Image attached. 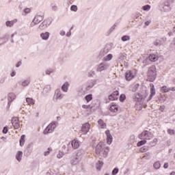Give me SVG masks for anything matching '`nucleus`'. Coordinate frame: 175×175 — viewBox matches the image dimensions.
Returning a JSON list of instances; mask_svg holds the SVG:
<instances>
[{
  "label": "nucleus",
  "instance_id": "nucleus-59",
  "mask_svg": "<svg viewBox=\"0 0 175 175\" xmlns=\"http://www.w3.org/2000/svg\"><path fill=\"white\" fill-rule=\"evenodd\" d=\"M24 13H25V14H28L29 13H31V9L29 8H25L24 10Z\"/></svg>",
  "mask_w": 175,
  "mask_h": 175
},
{
  "label": "nucleus",
  "instance_id": "nucleus-17",
  "mask_svg": "<svg viewBox=\"0 0 175 175\" xmlns=\"http://www.w3.org/2000/svg\"><path fill=\"white\" fill-rule=\"evenodd\" d=\"M81 132L83 135H87L90 132V124L85 123L81 127Z\"/></svg>",
  "mask_w": 175,
  "mask_h": 175
},
{
  "label": "nucleus",
  "instance_id": "nucleus-4",
  "mask_svg": "<svg viewBox=\"0 0 175 175\" xmlns=\"http://www.w3.org/2000/svg\"><path fill=\"white\" fill-rule=\"evenodd\" d=\"M110 68V63L107 62H103L96 67V72H103L107 70Z\"/></svg>",
  "mask_w": 175,
  "mask_h": 175
},
{
  "label": "nucleus",
  "instance_id": "nucleus-10",
  "mask_svg": "<svg viewBox=\"0 0 175 175\" xmlns=\"http://www.w3.org/2000/svg\"><path fill=\"white\" fill-rule=\"evenodd\" d=\"M136 77V72L135 70H127L125 72V79L127 81H131L133 79Z\"/></svg>",
  "mask_w": 175,
  "mask_h": 175
},
{
  "label": "nucleus",
  "instance_id": "nucleus-8",
  "mask_svg": "<svg viewBox=\"0 0 175 175\" xmlns=\"http://www.w3.org/2000/svg\"><path fill=\"white\" fill-rule=\"evenodd\" d=\"M64 94H62V92H61V90L57 89L55 90V94L53 97V102H57V100H61L62 98H64Z\"/></svg>",
  "mask_w": 175,
  "mask_h": 175
},
{
  "label": "nucleus",
  "instance_id": "nucleus-22",
  "mask_svg": "<svg viewBox=\"0 0 175 175\" xmlns=\"http://www.w3.org/2000/svg\"><path fill=\"white\" fill-rule=\"evenodd\" d=\"M40 36L41 39H42V40H49L50 38V33L49 31L41 33L40 34Z\"/></svg>",
  "mask_w": 175,
  "mask_h": 175
},
{
  "label": "nucleus",
  "instance_id": "nucleus-25",
  "mask_svg": "<svg viewBox=\"0 0 175 175\" xmlns=\"http://www.w3.org/2000/svg\"><path fill=\"white\" fill-rule=\"evenodd\" d=\"M43 16H39V15H36L33 20V23H35L36 24H39V23H40L41 21H43Z\"/></svg>",
  "mask_w": 175,
  "mask_h": 175
},
{
  "label": "nucleus",
  "instance_id": "nucleus-36",
  "mask_svg": "<svg viewBox=\"0 0 175 175\" xmlns=\"http://www.w3.org/2000/svg\"><path fill=\"white\" fill-rule=\"evenodd\" d=\"M25 143V135H23L21 137V139H20V146H21V147H23V146H24Z\"/></svg>",
  "mask_w": 175,
  "mask_h": 175
},
{
  "label": "nucleus",
  "instance_id": "nucleus-14",
  "mask_svg": "<svg viewBox=\"0 0 175 175\" xmlns=\"http://www.w3.org/2000/svg\"><path fill=\"white\" fill-rule=\"evenodd\" d=\"M32 150H33L32 144H28L27 146L26 147V149L24 151L25 157H29L32 153Z\"/></svg>",
  "mask_w": 175,
  "mask_h": 175
},
{
  "label": "nucleus",
  "instance_id": "nucleus-41",
  "mask_svg": "<svg viewBox=\"0 0 175 175\" xmlns=\"http://www.w3.org/2000/svg\"><path fill=\"white\" fill-rule=\"evenodd\" d=\"M146 143H147V141L146 139H144V140L139 142L137 144V147H142V146H144V144H146Z\"/></svg>",
  "mask_w": 175,
  "mask_h": 175
},
{
  "label": "nucleus",
  "instance_id": "nucleus-11",
  "mask_svg": "<svg viewBox=\"0 0 175 175\" xmlns=\"http://www.w3.org/2000/svg\"><path fill=\"white\" fill-rule=\"evenodd\" d=\"M51 25V21L50 19L44 20L38 27L40 31L46 29L49 25Z\"/></svg>",
  "mask_w": 175,
  "mask_h": 175
},
{
  "label": "nucleus",
  "instance_id": "nucleus-31",
  "mask_svg": "<svg viewBox=\"0 0 175 175\" xmlns=\"http://www.w3.org/2000/svg\"><path fill=\"white\" fill-rule=\"evenodd\" d=\"M140 16H142L140 12H135L133 15V20H134V21H136V22L139 21L138 18H139V17H140Z\"/></svg>",
  "mask_w": 175,
  "mask_h": 175
},
{
  "label": "nucleus",
  "instance_id": "nucleus-56",
  "mask_svg": "<svg viewBox=\"0 0 175 175\" xmlns=\"http://www.w3.org/2000/svg\"><path fill=\"white\" fill-rule=\"evenodd\" d=\"M125 94H121L119 99L120 102H124V100H125Z\"/></svg>",
  "mask_w": 175,
  "mask_h": 175
},
{
  "label": "nucleus",
  "instance_id": "nucleus-9",
  "mask_svg": "<svg viewBox=\"0 0 175 175\" xmlns=\"http://www.w3.org/2000/svg\"><path fill=\"white\" fill-rule=\"evenodd\" d=\"M55 129V122H53L49 124L44 131V135H48V133H53Z\"/></svg>",
  "mask_w": 175,
  "mask_h": 175
},
{
  "label": "nucleus",
  "instance_id": "nucleus-51",
  "mask_svg": "<svg viewBox=\"0 0 175 175\" xmlns=\"http://www.w3.org/2000/svg\"><path fill=\"white\" fill-rule=\"evenodd\" d=\"M161 90L163 91L164 92H169L170 88H167V86L164 85L161 88Z\"/></svg>",
  "mask_w": 175,
  "mask_h": 175
},
{
  "label": "nucleus",
  "instance_id": "nucleus-20",
  "mask_svg": "<svg viewBox=\"0 0 175 175\" xmlns=\"http://www.w3.org/2000/svg\"><path fill=\"white\" fill-rule=\"evenodd\" d=\"M95 84H96V80H90L88 81L86 87L87 91H90V90L92 88Z\"/></svg>",
  "mask_w": 175,
  "mask_h": 175
},
{
  "label": "nucleus",
  "instance_id": "nucleus-57",
  "mask_svg": "<svg viewBox=\"0 0 175 175\" xmlns=\"http://www.w3.org/2000/svg\"><path fill=\"white\" fill-rule=\"evenodd\" d=\"M118 173V168L116 167L112 171V175H116Z\"/></svg>",
  "mask_w": 175,
  "mask_h": 175
},
{
  "label": "nucleus",
  "instance_id": "nucleus-16",
  "mask_svg": "<svg viewBox=\"0 0 175 175\" xmlns=\"http://www.w3.org/2000/svg\"><path fill=\"white\" fill-rule=\"evenodd\" d=\"M109 51H110V46H106L103 49L100 51L98 55L100 57H105Z\"/></svg>",
  "mask_w": 175,
  "mask_h": 175
},
{
  "label": "nucleus",
  "instance_id": "nucleus-18",
  "mask_svg": "<svg viewBox=\"0 0 175 175\" xmlns=\"http://www.w3.org/2000/svg\"><path fill=\"white\" fill-rule=\"evenodd\" d=\"M105 134L107 135V144H111V143H113V136L110 134V131L107 130Z\"/></svg>",
  "mask_w": 175,
  "mask_h": 175
},
{
  "label": "nucleus",
  "instance_id": "nucleus-64",
  "mask_svg": "<svg viewBox=\"0 0 175 175\" xmlns=\"http://www.w3.org/2000/svg\"><path fill=\"white\" fill-rule=\"evenodd\" d=\"M82 107L83 109H90V105H82Z\"/></svg>",
  "mask_w": 175,
  "mask_h": 175
},
{
  "label": "nucleus",
  "instance_id": "nucleus-2",
  "mask_svg": "<svg viewBox=\"0 0 175 175\" xmlns=\"http://www.w3.org/2000/svg\"><path fill=\"white\" fill-rule=\"evenodd\" d=\"M147 77L148 81H150V83L155 81V79H157V68L155 66H151L148 68Z\"/></svg>",
  "mask_w": 175,
  "mask_h": 175
},
{
  "label": "nucleus",
  "instance_id": "nucleus-3",
  "mask_svg": "<svg viewBox=\"0 0 175 175\" xmlns=\"http://www.w3.org/2000/svg\"><path fill=\"white\" fill-rule=\"evenodd\" d=\"M148 95V91H147V90L144 88L142 90V91L140 93L134 94L133 96V99H134L135 102H143V100L146 99Z\"/></svg>",
  "mask_w": 175,
  "mask_h": 175
},
{
  "label": "nucleus",
  "instance_id": "nucleus-48",
  "mask_svg": "<svg viewBox=\"0 0 175 175\" xmlns=\"http://www.w3.org/2000/svg\"><path fill=\"white\" fill-rule=\"evenodd\" d=\"M51 151H53V149H51V148H49L47 149V151H45L44 152V157H47V156L50 155V152H51Z\"/></svg>",
  "mask_w": 175,
  "mask_h": 175
},
{
  "label": "nucleus",
  "instance_id": "nucleus-62",
  "mask_svg": "<svg viewBox=\"0 0 175 175\" xmlns=\"http://www.w3.org/2000/svg\"><path fill=\"white\" fill-rule=\"evenodd\" d=\"M38 25V23H36L35 22H33V20L32 21V22L30 23V27H35V25Z\"/></svg>",
  "mask_w": 175,
  "mask_h": 175
},
{
  "label": "nucleus",
  "instance_id": "nucleus-44",
  "mask_svg": "<svg viewBox=\"0 0 175 175\" xmlns=\"http://www.w3.org/2000/svg\"><path fill=\"white\" fill-rule=\"evenodd\" d=\"M135 135L130 136V138L129 139V144H133V143H135Z\"/></svg>",
  "mask_w": 175,
  "mask_h": 175
},
{
  "label": "nucleus",
  "instance_id": "nucleus-5",
  "mask_svg": "<svg viewBox=\"0 0 175 175\" xmlns=\"http://www.w3.org/2000/svg\"><path fill=\"white\" fill-rule=\"evenodd\" d=\"M68 148H67V152L66 154H68L69 151H70V146H72L73 150H77L79 147H80V142L79 140L74 139L72 141L71 144L69 142L68 144Z\"/></svg>",
  "mask_w": 175,
  "mask_h": 175
},
{
  "label": "nucleus",
  "instance_id": "nucleus-7",
  "mask_svg": "<svg viewBox=\"0 0 175 175\" xmlns=\"http://www.w3.org/2000/svg\"><path fill=\"white\" fill-rule=\"evenodd\" d=\"M174 0H166L163 5V12H170L172 10V5H173Z\"/></svg>",
  "mask_w": 175,
  "mask_h": 175
},
{
  "label": "nucleus",
  "instance_id": "nucleus-27",
  "mask_svg": "<svg viewBox=\"0 0 175 175\" xmlns=\"http://www.w3.org/2000/svg\"><path fill=\"white\" fill-rule=\"evenodd\" d=\"M98 124L99 128H100L101 129H104V128H106V123H105V122H103L102 119L98 120Z\"/></svg>",
  "mask_w": 175,
  "mask_h": 175
},
{
  "label": "nucleus",
  "instance_id": "nucleus-12",
  "mask_svg": "<svg viewBox=\"0 0 175 175\" xmlns=\"http://www.w3.org/2000/svg\"><path fill=\"white\" fill-rule=\"evenodd\" d=\"M80 161H81V157L77 153L71 160L70 163L72 166H75V165H79L80 163Z\"/></svg>",
  "mask_w": 175,
  "mask_h": 175
},
{
  "label": "nucleus",
  "instance_id": "nucleus-52",
  "mask_svg": "<svg viewBox=\"0 0 175 175\" xmlns=\"http://www.w3.org/2000/svg\"><path fill=\"white\" fill-rule=\"evenodd\" d=\"M158 143V139H154L152 142H150V146L152 147H154Z\"/></svg>",
  "mask_w": 175,
  "mask_h": 175
},
{
  "label": "nucleus",
  "instance_id": "nucleus-35",
  "mask_svg": "<svg viewBox=\"0 0 175 175\" xmlns=\"http://www.w3.org/2000/svg\"><path fill=\"white\" fill-rule=\"evenodd\" d=\"M105 62H107V61H111L113 59V55L108 54L107 56L103 58Z\"/></svg>",
  "mask_w": 175,
  "mask_h": 175
},
{
  "label": "nucleus",
  "instance_id": "nucleus-15",
  "mask_svg": "<svg viewBox=\"0 0 175 175\" xmlns=\"http://www.w3.org/2000/svg\"><path fill=\"white\" fill-rule=\"evenodd\" d=\"M16 99V94L14 93H9L8 95V108L10 107V105L12 102H13Z\"/></svg>",
  "mask_w": 175,
  "mask_h": 175
},
{
  "label": "nucleus",
  "instance_id": "nucleus-61",
  "mask_svg": "<svg viewBox=\"0 0 175 175\" xmlns=\"http://www.w3.org/2000/svg\"><path fill=\"white\" fill-rule=\"evenodd\" d=\"M45 73H46V75H51V73H53V70H46L45 71Z\"/></svg>",
  "mask_w": 175,
  "mask_h": 175
},
{
  "label": "nucleus",
  "instance_id": "nucleus-1",
  "mask_svg": "<svg viewBox=\"0 0 175 175\" xmlns=\"http://www.w3.org/2000/svg\"><path fill=\"white\" fill-rule=\"evenodd\" d=\"M109 151H110L109 147H105L102 146V144H98L96 146V154L97 155H100L101 157H103V158L107 157Z\"/></svg>",
  "mask_w": 175,
  "mask_h": 175
},
{
  "label": "nucleus",
  "instance_id": "nucleus-37",
  "mask_svg": "<svg viewBox=\"0 0 175 175\" xmlns=\"http://www.w3.org/2000/svg\"><path fill=\"white\" fill-rule=\"evenodd\" d=\"M153 167L154 169H156V170H158V169L161 168V162L159 161H156L154 165H153Z\"/></svg>",
  "mask_w": 175,
  "mask_h": 175
},
{
  "label": "nucleus",
  "instance_id": "nucleus-26",
  "mask_svg": "<svg viewBox=\"0 0 175 175\" xmlns=\"http://www.w3.org/2000/svg\"><path fill=\"white\" fill-rule=\"evenodd\" d=\"M16 159L18 162H21V159H23V152L22 151H18L16 155Z\"/></svg>",
  "mask_w": 175,
  "mask_h": 175
},
{
  "label": "nucleus",
  "instance_id": "nucleus-43",
  "mask_svg": "<svg viewBox=\"0 0 175 175\" xmlns=\"http://www.w3.org/2000/svg\"><path fill=\"white\" fill-rule=\"evenodd\" d=\"M122 42H128V40H131V36H124L122 37Z\"/></svg>",
  "mask_w": 175,
  "mask_h": 175
},
{
  "label": "nucleus",
  "instance_id": "nucleus-60",
  "mask_svg": "<svg viewBox=\"0 0 175 175\" xmlns=\"http://www.w3.org/2000/svg\"><path fill=\"white\" fill-rule=\"evenodd\" d=\"M8 126H5V127L3 128V133L6 134V133H8Z\"/></svg>",
  "mask_w": 175,
  "mask_h": 175
},
{
  "label": "nucleus",
  "instance_id": "nucleus-32",
  "mask_svg": "<svg viewBox=\"0 0 175 175\" xmlns=\"http://www.w3.org/2000/svg\"><path fill=\"white\" fill-rule=\"evenodd\" d=\"M31 84V79H25L24 80L23 82H22V87H28V85Z\"/></svg>",
  "mask_w": 175,
  "mask_h": 175
},
{
  "label": "nucleus",
  "instance_id": "nucleus-24",
  "mask_svg": "<svg viewBox=\"0 0 175 175\" xmlns=\"http://www.w3.org/2000/svg\"><path fill=\"white\" fill-rule=\"evenodd\" d=\"M16 23H17V19H14L12 21H8L5 22L6 27H9L10 28H12Z\"/></svg>",
  "mask_w": 175,
  "mask_h": 175
},
{
  "label": "nucleus",
  "instance_id": "nucleus-46",
  "mask_svg": "<svg viewBox=\"0 0 175 175\" xmlns=\"http://www.w3.org/2000/svg\"><path fill=\"white\" fill-rule=\"evenodd\" d=\"M125 58H126V54L122 53H120L119 59L124 61V59H125Z\"/></svg>",
  "mask_w": 175,
  "mask_h": 175
},
{
  "label": "nucleus",
  "instance_id": "nucleus-54",
  "mask_svg": "<svg viewBox=\"0 0 175 175\" xmlns=\"http://www.w3.org/2000/svg\"><path fill=\"white\" fill-rule=\"evenodd\" d=\"M70 10H72V12H76L77 10V5H71Z\"/></svg>",
  "mask_w": 175,
  "mask_h": 175
},
{
  "label": "nucleus",
  "instance_id": "nucleus-30",
  "mask_svg": "<svg viewBox=\"0 0 175 175\" xmlns=\"http://www.w3.org/2000/svg\"><path fill=\"white\" fill-rule=\"evenodd\" d=\"M149 59L152 62H155L158 61V56H157V55L151 54L149 55Z\"/></svg>",
  "mask_w": 175,
  "mask_h": 175
},
{
  "label": "nucleus",
  "instance_id": "nucleus-58",
  "mask_svg": "<svg viewBox=\"0 0 175 175\" xmlns=\"http://www.w3.org/2000/svg\"><path fill=\"white\" fill-rule=\"evenodd\" d=\"M167 133L171 135H174V130L169 129L167 130Z\"/></svg>",
  "mask_w": 175,
  "mask_h": 175
},
{
  "label": "nucleus",
  "instance_id": "nucleus-42",
  "mask_svg": "<svg viewBox=\"0 0 175 175\" xmlns=\"http://www.w3.org/2000/svg\"><path fill=\"white\" fill-rule=\"evenodd\" d=\"M148 146H143L139 149V151L141 152H147V151H148Z\"/></svg>",
  "mask_w": 175,
  "mask_h": 175
},
{
  "label": "nucleus",
  "instance_id": "nucleus-28",
  "mask_svg": "<svg viewBox=\"0 0 175 175\" xmlns=\"http://www.w3.org/2000/svg\"><path fill=\"white\" fill-rule=\"evenodd\" d=\"M69 88V83L65 82L64 85L62 86V90L64 92H68V90Z\"/></svg>",
  "mask_w": 175,
  "mask_h": 175
},
{
  "label": "nucleus",
  "instance_id": "nucleus-21",
  "mask_svg": "<svg viewBox=\"0 0 175 175\" xmlns=\"http://www.w3.org/2000/svg\"><path fill=\"white\" fill-rule=\"evenodd\" d=\"M109 100H117L118 99V91L113 92L109 96Z\"/></svg>",
  "mask_w": 175,
  "mask_h": 175
},
{
  "label": "nucleus",
  "instance_id": "nucleus-47",
  "mask_svg": "<svg viewBox=\"0 0 175 175\" xmlns=\"http://www.w3.org/2000/svg\"><path fill=\"white\" fill-rule=\"evenodd\" d=\"M116 27H117V25H116V24H114L107 31L108 35H110V33H111V32H113V31H114L116 29Z\"/></svg>",
  "mask_w": 175,
  "mask_h": 175
},
{
  "label": "nucleus",
  "instance_id": "nucleus-63",
  "mask_svg": "<svg viewBox=\"0 0 175 175\" xmlns=\"http://www.w3.org/2000/svg\"><path fill=\"white\" fill-rule=\"evenodd\" d=\"M60 35L61 36H65L66 32L64 30L60 31Z\"/></svg>",
  "mask_w": 175,
  "mask_h": 175
},
{
  "label": "nucleus",
  "instance_id": "nucleus-6",
  "mask_svg": "<svg viewBox=\"0 0 175 175\" xmlns=\"http://www.w3.org/2000/svg\"><path fill=\"white\" fill-rule=\"evenodd\" d=\"M140 140H150L152 137V135L148 131H143L141 134L138 136Z\"/></svg>",
  "mask_w": 175,
  "mask_h": 175
},
{
  "label": "nucleus",
  "instance_id": "nucleus-34",
  "mask_svg": "<svg viewBox=\"0 0 175 175\" xmlns=\"http://www.w3.org/2000/svg\"><path fill=\"white\" fill-rule=\"evenodd\" d=\"M170 51H174L175 50V38L170 44Z\"/></svg>",
  "mask_w": 175,
  "mask_h": 175
},
{
  "label": "nucleus",
  "instance_id": "nucleus-55",
  "mask_svg": "<svg viewBox=\"0 0 175 175\" xmlns=\"http://www.w3.org/2000/svg\"><path fill=\"white\" fill-rule=\"evenodd\" d=\"M62 157H64V152L59 151L57 155V158H59V159H60V158H62Z\"/></svg>",
  "mask_w": 175,
  "mask_h": 175
},
{
  "label": "nucleus",
  "instance_id": "nucleus-33",
  "mask_svg": "<svg viewBox=\"0 0 175 175\" xmlns=\"http://www.w3.org/2000/svg\"><path fill=\"white\" fill-rule=\"evenodd\" d=\"M137 102L135 105V108L136 110L140 111L142 110V103H143V102H140V101H136Z\"/></svg>",
  "mask_w": 175,
  "mask_h": 175
},
{
  "label": "nucleus",
  "instance_id": "nucleus-23",
  "mask_svg": "<svg viewBox=\"0 0 175 175\" xmlns=\"http://www.w3.org/2000/svg\"><path fill=\"white\" fill-rule=\"evenodd\" d=\"M51 91V85H46L42 90V94L43 95H47V94H49Z\"/></svg>",
  "mask_w": 175,
  "mask_h": 175
},
{
  "label": "nucleus",
  "instance_id": "nucleus-49",
  "mask_svg": "<svg viewBox=\"0 0 175 175\" xmlns=\"http://www.w3.org/2000/svg\"><path fill=\"white\" fill-rule=\"evenodd\" d=\"M139 86L140 85L139 83L135 84L132 88L133 92H136L137 91V88H139Z\"/></svg>",
  "mask_w": 175,
  "mask_h": 175
},
{
  "label": "nucleus",
  "instance_id": "nucleus-29",
  "mask_svg": "<svg viewBox=\"0 0 175 175\" xmlns=\"http://www.w3.org/2000/svg\"><path fill=\"white\" fill-rule=\"evenodd\" d=\"M109 110L112 113H117V111H118V107L116 105H111Z\"/></svg>",
  "mask_w": 175,
  "mask_h": 175
},
{
  "label": "nucleus",
  "instance_id": "nucleus-53",
  "mask_svg": "<svg viewBox=\"0 0 175 175\" xmlns=\"http://www.w3.org/2000/svg\"><path fill=\"white\" fill-rule=\"evenodd\" d=\"M157 40H159V42H160V44L162 45V44H163V43H165V41L166 40V38L163 37V38H160Z\"/></svg>",
  "mask_w": 175,
  "mask_h": 175
},
{
  "label": "nucleus",
  "instance_id": "nucleus-40",
  "mask_svg": "<svg viewBox=\"0 0 175 175\" xmlns=\"http://www.w3.org/2000/svg\"><path fill=\"white\" fill-rule=\"evenodd\" d=\"M150 9H151V5H146L142 8V10H144V12H148V10H150Z\"/></svg>",
  "mask_w": 175,
  "mask_h": 175
},
{
  "label": "nucleus",
  "instance_id": "nucleus-50",
  "mask_svg": "<svg viewBox=\"0 0 175 175\" xmlns=\"http://www.w3.org/2000/svg\"><path fill=\"white\" fill-rule=\"evenodd\" d=\"M153 44H154V46H157V47H161V46H162L161 44V42H160L159 40H156L153 42Z\"/></svg>",
  "mask_w": 175,
  "mask_h": 175
},
{
  "label": "nucleus",
  "instance_id": "nucleus-39",
  "mask_svg": "<svg viewBox=\"0 0 175 175\" xmlns=\"http://www.w3.org/2000/svg\"><path fill=\"white\" fill-rule=\"evenodd\" d=\"M102 166H103V162L99 161L96 163V169H97V170H100V169H102Z\"/></svg>",
  "mask_w": 175,
  "mask_h": 175
},
{
  "label": "nucleus",
  "instance_id": "nucleus-19",
  "mask_svg": "<svg viewBox=\"0 0 175 175\" xmlns=\"http://www.w3.org/2000/svg\"><path fill=\"white\" fill-rule=\"evenodd\" d=\"M150 94L148 98V102L152 99V97L155 96V88L154 87V84L150 83Z\"/></svg>",
  "mask_w": 175,
  "mask_h": 175
},
{
  "label": "nucleus",
  "instance_id": "nucleus-38",
  "mask_svg": "<svg viewBox=\"0 0 175 175\" xmlns=\"http://www.w3.org/2000/svg\"><path fill=\"white\" fill-rule=\"evenodd\" d=\"M26 102L28 105H35V100L31 98H26Z\"/></svg>",
  "mask_w": 175,
  "mask_h": 175
},
{
  "label": "nucleus",
  "instance_id": "nucleus-13",
  "mask_svg": "<svg viewBox=\"0 0 175 175\" xmlns=\"http://www.w3.org/2000/svg\"><path fill=\"white\" fill-rule=\"evenodd\" d=\"M11 124L14 129H18V128H20V120L16 116L12 117Z\"/></svg>",
  "mask_w": 175,
  "mask_h": 175
},
{
  "label": "nucleus",
  "instance_id": "nucleus-45",
  "mask_svg": "<svg viewBox=\"0 0 175 175\" xmlns=\"http://www.w3.org/2000/svg\"><path fill=\"white\" fill-rule=\"evenodd\" d=\"M85 100L88 103L90 100H92V94H88L85 97Z\"/></svg>",
  "mask_w": 175,
  "mask_h": 175
}]
</instances>
